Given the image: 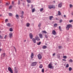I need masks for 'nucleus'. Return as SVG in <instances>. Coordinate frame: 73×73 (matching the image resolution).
Segmentation results:
<instances>
[{"label":"nucleus","mask_w":73,"mask_h":73,"mask_svg":"<svg viewBox=\"0 0 73 73\" xmlns=\"http://www.w3.org/2000/svg\"><path fill=\"white\" fill-rule=\"evenodd\" d=\"M9 16H13V15L11 13H9Z\"/></svg>","instance_id":"nucleus-26"},{"label":"nucleus","mask_w":73,"mask_h":73,"mask_svg":"<svg viewBox=\"0 0 73 73\" xmlns=\"http://www.w3.org/2000/svg\"><path fill=\"white\" fill-rule=\"evenodd\" d=\"M16 17L17 19H19V15H16Z\"/></svg>","instance_id":"nucleus-17"},{"label":"nucleus","mask_w":73,"mask_h":73,"mask_svg":"<svg viewBox=\"0 0 73 73\" xmlns=\"http://www.w3.org/2000/svg\"><path fill=\"white\" fill-rule=\"evenodd\" d=\"M30 37L31 38V39L33 38V35H32V33L30 34Z\"/></svg>","instance_id":"nucleus-11"},{"label":"nucleus","mask_w":73,"mask_h":73,"mask_svg":"<svg viewBox=\"0 0 73 73\" xmlns=\"http://www.w3.org/2000/svg\"><path fill=\"white\" fill-rule=\"evenodd\" d=\"M45 37L46 38H48V36L46 35H45Z\"/></svg>","instance_id":"nucleus-48"},{"label":"nucleus","mask_w":73,"mask_h":73,"mask_svg":"<svg viewBox=\"0 0 73 73\" xmlns=\"http://www.w3.org/2000/svg\"><path fill=\"white\" fill-rule=\"evenodd\" d=\"M63 58H65L66 59V58H67V57L66 56H63Z\"/></svg>","instance_id":"nucleus-31"},{"label":"nucleus","mask_w":73,"mask_h":73,"mask_svg":"<svg viewBox=\"0 0 73 73\" xmlns=\"http://www.w3.org/2000/svg\"><path fill=\"white\" fill-rule=\"evenodd\" d=\"M12 4H14V2L13 1H12Z\"/></svg>","instance_id":"nucleus-50"},{"label":"nucleus","mask_w":73,"mask_h":73,"mask_svg":"<svg viewBox=\"0 0 73 73\" xmlns=\"http://www.w3.org/2000/svg\"><path fill=\"white\" fill-rule=\"evenodd\" d=\"M9 35L10 38H12V36L13 35V34L12 33H10Z\"/></svg>","instance_id":"nucleus-8"},{"label":"nucleus","mask_w":73,"mask_h":73,"mask_svg":"<svg viewBox=\"0 0 73 73\" xmlns=\"http://www.w3.org/2000/svg\"><path fill=\"white\" fill-rule=\"evenodd\" d=\"M62 20L61 19L60 20V23H61V22H62Z\"/></svg>","instance_id":"nucleus-47"},{"label":"nucleus","mask_w":73,"mask_h":73,"mask_svg":"<svg viewBox=\"0 0 73 73\" xmlns=\"http://www.w3.org/2000/svg\"><path fill=\"white\" fill-rule=\"evenodd\" d=\"M52 64L51 63H50L48 65V68H49L50 69H51L53 68V66H52Z\"/></svg>","instance_id":"nucleus-2"},{"label":"nucleus","mask_w":73,"mask_h":73,"mask_svg":"<svg viewBox=\"0 0 73 73\" xmlns=\"http://www.w3.org/2000/svg\"><path fill=\"white\" fill-rule=\"evenodd\" d=\"M35 11V9H32V12H34Z\"/></svg>","instance_id":"nucleus-27"},{"label":"nucleus","mask_w":73,"mask_h":73,"mask_svg":"<svg viewBox=\"0 0 73 73\" xmlns=\"http://www.w3.org/2000/svg\"><path fill=\"white\" fill-rule=\"evenodd\" d=\"M47 48V47L46 46H44L42 47V49H46Z\"/></svg>","instance_id":"nucleus-15"},{"label":"nucleus","mask_w":73,"mask_h":73,"mask_svg":"<svg viewBox=\"0 0 73 73\" xmlns=\"http://www.w3.org/2000/svg\"><path fill=\"white\" fill-rule=\"evenodd\" d=\"M9 31L10 32H12V31H13V29H12V28H10Z\"/></svg>","instance_id":"nucleus-23"},{"label":"nucleus","mask_w":73,"mask_h":73,"mask_svg":"<svg viewBox=\"0 0 73 73\" xmlns=\"http://www.w3.org/2000/svg\"><path fill=\"white\" fill-rule=\"evenodd\" d=\"M7 37V35H6L5 36V37H4V38L5 39Z\"/></svg>","instance_id":"nucleus-42"},{"label":"nucleus","mask_w":73,"mask_h":73,"mask_svg":"<svg viewBox=\"0 0 73 73\" xmlns=\"http://www.w3.org/2000/svg\"><path fill=\"white\" fill-rule=\"evenodd\" d=\"M42 33H45V34L47 33L46 32V31H42Z\"/></svg>","instance_id":"nucleus-19"},{"label":"nucleus","mask_w":73,"mask_h":73,"mask_svg":"<svg viewBox=\"0 0 73 73\" xmlns=\"http://www.w3.org/2000/svg\"><path fill=\"white\" fill-rule=\"evenodd\" d=\"M66 68H68V67H69V64H67L66 65Z\"/></svg>","instance_id":"nucleus-32"},{"label":"nucleus","mask_w":73,"mask_h":73,"mask_svg":"<svg viewBox=\"0 0 73 73\" xmlns=\"http://www.w3.org/2000/svg\"><path fill=\"white\" fill-rule=\"evenodd\" d=\"M3 57H4V55H1V57H3Z\"/></svg>","instance_id":"nucleus-59"},{"label":"nucleus","mask_w":73,"mask_h":73,"mask_svg":"<svg viewBox=\"0 0 73 73\" xmlns=\"http://www.w3.org/2000/svg\"><path fill=\"white\" fill-rule=\"evenodd\" d=\"M54 28H56L57 26V24L56 23H55L54 25Z\"/></svg>","instance_id":"nucleus-22"},{"label":"nucleus","mask_w":73,"mask_h":73,"mask_svg":"<svg viewBox=\"0 0 73 73\" xmlns=\"http://www.w3.org/2000/svg\"><path fill=\"white\" fill-rule=\"evenodd\" d=\"M14 48L15 50V52H16V48L15 47H14Z\"/></svg>","instance_id":"nucleus-46"},{"label":"nucleus","mask_w":73,"mask_h":73,"mask_svg":"<svg viewBox=\"0 0 73 73\" xmlns=\"http://www.w3.org/2000/svg\"><path fill=\"white\" fill-rule=\"evenodd\" d=\"M0 38H1V39H3V37L0 35Z\"/></svg>","instance_id":"nucleus-35"},{"label":"nucleus","mask_w":73,"mask_h":73,"mask_svg":"<svg viewBox=\"0 0 73 73\" xmlns=\"http://www.w3.org/2000/svg\"><path fill=\"white\" fill-rule=\"evenodd\" d=\"M41 25V23H40L38 25V27H40Z\"/></svg>","instance_id":"nucleus-29"},{"label":"nucleus","mask_w":73,"mask_h":73,"mask_svg":"<svg viewBox=\"0 0 73 73\" xmlns=\"http://www.w3.org/2000/svg\"><path fill=\"white\" fill-rule=\"evenodd\" d=\"M62 7V3H60L58 5V7L61 8Z\"/></svg>","instance_id":"nucleus-12"},{"label":"nucleus","mask_w":73,"mask_h":73,"mask_svg":"<svg viewBox=\"0 0 73 73\" xmlns=\"http://www.w3.org/2000/svg\"><path fill=\"white\" fill-rule=\"evenodd\" d=\"M49 18L50 20H52V19L53 18V16H51Z\"/></svg>","instance_id":"nucleus-21"},{"label":"nucleus","mask_w":73,"mask_h":73,"mask_svg":"<svg viewBox=\"0 0 73 73\" xmlns=\"http://www.w3.org/2000/svg\"><path fill=\"white\" fill-rule=\"evenodd\" d=\"M38 55H40V54H38Z\"/></svg>","instance_id":"nucleus-64"},{"label":"nucleus","mask_w":73,"mask_h":73,"mask_svg":"<svg viewBox=\"0 0 73 73\" xmlns=\"http://www.w3.org/2000/svg\"><path fill=\"white\" fill-rule=\"evenodd\" d=\"M21 14L22 15V16H21V17L22 18L23 17V15H24V11H22V13H21Z\"/></svg>","instance_id":"nucleus-14"},{"label":"nucleus","mask_w":73,"mask_h":73,"mask_svg":"<svg viewBox=\"0 0 73 73\" xmlns=\"http://www.w3.org/2000/svg\"><path fill=\"white\" fill-rule=\"evenodd\" d=\"M59 29L60 31H61V27L60 26L59 27Z\"/></svg>","instance_id":"nucleus-33"},{"label":"nucleus","mask_w":73,"mask_h":73,"mask_svg":"<svg viewBox=\"0 0 73 73\" xmlns=\"http://www.w3.org/2000/svg\"><path fill=\"white\" fill-rule=\"evenodd\" d=\"M1 16V15H0V17Z\"/></svg>","instance_id":"nucleus-63"},{"label":"nucleus","mask_w":73,"mask_h":73,"mask_svg":"<svg viewBox=\"0 0 73 73\" xmlns=\"http://www.w3.org/2000/svg\"><path fill=\"white\" fill-rule=\"evenodd\" d=\"M8 21V19H6L5 20V21L6 22H7Z\"/></svg>","instance_id":"nucleus-44"},{"label":"nucleus","mask_w":73,"mask_h":73,"mask_svg":"<svg viewBox=\"0 0 73 73\" xmlns=\"http://www.w3.org/2000/svg\"><path fill=\"white\" fill-rule=\"evenodd\" d=\"M1 49L0 48V52H1Z\"/></svg>","instance_id":"nucleus-58"},{"label":"nucleus","mask_w":73,"mask_h":73,"mask_svg":"<svg viewBox=\"0 0 73 73\" xmlns=\"http://www.w3.org/2000/svg\"><path fill=\"white\" fill-rule=\"evenodd\" d=\"M8 70L9 72H10L11 73H13V70H12V68L11 67H9L8 68Z\"/></svg>","instance_id":"nucleus-3"},{"label":"nucleus","mask_w":73,"mask_h":73,"mask_svg":"<svg viewBox=\"0 0 73 73\" xmlns=\"http://www.w3.org/2000/svg\"><path fill=\"white\" fill-rule=\"evenodd\" d=\"M72 6H73L71 4L70 5V8H72Z\"/></svg>","instance_id":"nucleus-39"},{"label":"nucleus","mask_w":73,"mask_h":73,"mask_svg":"<svg viewBox=\"0 0 73 73\" xmlns=\"http://www.w3.org/2000/svg\"><path fill=\"white\" fill-rule=\"evenodd\" d=\"M35 38L36 39V40L37 41H40V38L38 36L36 35V36Z\"/></svg>","instance_id":"nucleus-5"},{"label":"nucleus","mask_w":73,"mask_h":73,"mask_svg":"<svg viewBox=\"0 0 73 73\" xmlns=\"http://www.w3.org/2000/svg\"><path fill=\"white\" fill-rule=\"evenodd\" d=\"M34 55L33 53H32L31 55Z\"/></svg>","instance_id":"nucleus-56"},{"label":"nucleus","mask_w":73,"mask_h":73,"mask_svg":"<svg viewBox=\"0 0 73 73\" xmlns=\"http://www.w3.org/2000/svg\"><path fill=\"white\" fill-rule=\"evenodd\" d=\"M56 54L55 53H54L52 55H55Z\"/></svg>","instance_id":"nucleus-55"},{"label":"nucleus","mask_w":73,"mask_h":73,"mask_svg":"<svg viewBox=\"0 0 73 73\" xmlns=\"http://www.w3.org/2000/svg\"><path fill=\"white\" fill-rule=\"evenodd\" d=\"M42 73H44V69L43 68H42Z\"/></svg>","instance_id":"nucleus-30"},{"label":"nucleus","mask_w":73,"mask_h":73,"mask_svg":"<svg viewBox=\"0 0 73 73\" xmlns=\"http://www.w3.org/2000/svg\"><path fill=\"white\" fill-rule=\"evenodd\" d=\"M6 5H9V3H6Z\"/></svg>","instance_id":"nucleus-45"},{"label":"nucleus","mask_w":73,"mask_h":73,"mask_svg":"<svg viewBox=\"0 0 73 73\" xmlns=\"http://www.w3.org/2000/svg\"><path fill=\"white\" fill-rule=\"evenodd\" d=\"M2 1V0H0V3H1V2Z\"/></svg>","instance_id":"nucleus-53"},{"label":"nucleus","mask_w":73,"mask_h":73,"mask_svg":"<svg viewBox=\"0 0 73 73\" xmlns=\"http://www.w3.org/2000/svg\"><path fill=\"white\" fill-rule=\"evenodd\" d=\"M32 40L34 42V43H36V39L35 38H33Z\"/></svg>","instance_id":"nucleus-10"},{"label":"nucleus","mask_w":73,"mask_h":73,"mask_svg":"<svg viewBox=\"0 0 73 73\" xmlns=\"http://www.w3.org/2000/svg\"><path fill=\"white\" fill-rule=\"evenodd\" d=\"M43 67L42 65V64H40V66H39V68H42Z\"/></svg>","instance_id":"nucleus-24"},{"label":"nucleus","mask_w":73,"mask_h":73,"mask_svg":"<svg viewBox=\"0 0 73 73\" xmlns=\"http://www.w3.org/2000/svg\"><path fill=\"white\" fill-rule=\"evenodd\" d=\"M11 8H12V6H10L9 7V9H11Z\"/></svg>","instance_id":"nucleus-38"},{"label":"nucleus","mask_w":73,"mask_h":73,"mask_svg":"<svg viewBox=\"0 0 73 73\" xmlns=\"http://www.w3.org/2000/svg\"><path fill=\"white\" fill-rule=\"evenodd\" d=\"M33 55H31V58H33Z\"/></svg>","instance_id":"nucleus-49"},{"label":"nucleus","mask_w":73,"mask_h":73,"mask_svg":"<svg viewBox=\"0 0 73 73\" xmlns=\"http://www.w3.org/2000/svg\"><path fill=\"white\" fill-rule=\"evenodd\" d=\"M41 42H39L38 43H37V45H40L41 44Z\"/></svg>","instance_id":"nucleus-25"},{"label":"nucleus","mask_w":73,"mask_h":73,"mask_svg":"<svg viewBox=\"0 0 73 73\" xmlns=\"http://www.w3.org/2000/svg\"><path fill=\"white\" fill-rule=\"evenodd\" d=\"M69 61L70 62H73V61H72V59H70L69 60Z\"/></svg>","instance_id":"nucleus-40"},{"label":"nucleus","mask_w":73,"mask_h":73,"mask_svg":"<svg viewBox=\"0 0 73 73\" xmlns=\"http://www.w3.org/2000/svg\"><path fill=\"white\" fill-rule=\"evenodd\" d=\"M61 15V13L60 11H58V15L59 16H60Z\"/></svg>","instance_id":"nucleus-20"},{"label":"nucleus","mask_w":73,"mask_h":73,"mask_svg":"<svg viewBox=\"0 0 73 73\" xmlns=\"http://www.w3.org/2000/svg\"><path fill=\"white\" fill-rule=\"evenodd\" d=\"M26 41V40H25L24 42H25Z\"/></svg>","instance_id":"nucleus-61"},{"label":"nucleus","mask_w":73,"mask_h":73,"mask_svg":"<svg viewBox=\"0 0 73 73\" xmlns=\"http://www.w3.org/2000/svg\"><path fill=\"white\" fill-rule=\"evenodd\" d=\"M28 6H29V5H28Z\"/></svg>","instance_id":"nucleus-62"},{"label":"nucleus","mask_w":73,"mask_h":73,"mask_svg":"<svg viewBox=\"0 0 73 73\" xmlns=\"http://www.w3.org/2000/svg\"><path fill=\"white\" fill-rule=\"evenodd\" d=\"M64 17H66V15H64Z\"/></svg>","instance_id":"nucleus-51"},{"label":"nucleus","mask_w":73,"mask_h":73,"mask_svg":"<svg viewBox=\"0 0 73 73\" xmlns=\"http://www.w3.org/2000/svg\"><path fill=\"white\" fill-rule=\"evenodd\" d=\"M62 60L63 61H66V60L65 59H62Z\"/></svg>","instance_id":"nucleus-54"},{"label":"nucleus","mask_w":73,"mask_h":73,"mask_svg":"<svg viewBox=\"0 0 73 73\" xmlns=\"http://www.w3.org/2000/svg\"><path fill=\"white\" fill-rule=\"evenodd\" d=\"M7 26L8 27H11L12 25H11V24L10 23H8L7 24Z\"/></svg>","instance_id":"nucleus-18"},{"label":"nucleus","mask_w":73,"mask_h":73,"mask_svg":"<svg viewBox=\"0 0 73 73\" xmlns=\"http://www.w3.org/2000/svg\"><path fill=\"white\" fill-rule=\"evenodd\" d=\"M28 3H31V0H27Z\"/></svg>","instance_id":"nucleus-36"},{"label":"nucleus","mask_w":73,"mask_h":73,"mask_svg":"<svg viewBox=\"0 0 73 73\" xmlns=\"http://www.w3.org/2000/svg\"><path fill=\"white\" fill-rule=\"evenodd\" d=\"M48 8L49 9H52V8H55V6H53V5H50L48 6Z\"/></svg>","instance_id":"nucleus-4"},{"label":"nucleus","mask_w":73,"mask_h":73,"mask_svg":"<svg viewBox=\"0 0 73 73\" xmlns=\"http://www.w3.org/2000/svg\"><path fill=\"white\" fill-rule=\"evenodd\" d=\"M72 27V25L71 24H69L66 25V30H69V28Z\"/></svg>","instance_id":"nucleus-1"},{"label":"nucleus","mask_w":73,"mask_h":73,"mask_svg":"<svg viewBox=\"0 0 73 73\" xmlns=\"http://www.w3.org/2000/svg\"><path fill=\"white\" fill-rule=\"evenodd\" d=\"M56 20H58V18H56Z\"/></svg>","instance_id":"nucleus-57"},{"label":"nucleus","mask_w":73,"mask_h":73,"mask_svg":"<svg viewBox=\"0 0 73 73\" xmlns=\"http://www.w3.org/2000/svg\"><path fill=\"white\" fill-rule=\"evenodd\" d=\"M69 22V23H72V22H73V20H70Z\"/></svg>","instance_id":"nucleus-37"},{"label":"nucleus","mask_w":73,"mask_h":73,"mask_svg":"<svg viewBox=\"0 0 73 73\" xmlns=\"http://www.w3.org/2000/svg\"><path fill=\"white\" fill-rule=\"evenodd\" d=\"M18 4L19 5L20 4V1L19 0H18Z\"/></svg>","instance_id":"nucleus-34"},{"label":"nucleus","mask_w":73,"mask_h":73,"mask_svg":"<svg viewBox=\"0 0 73 73\" xmlns=\"http://www.w3.org/2000/svg\"><path fill=\"white\" fill-rule=\"evenodd\" d=\"M40 11H43V8H42L40 10Z\"/></svg>","instance_id":"nucleus-43"},{"label":"nucleus","mask_w":73,"mask_h":73,"mask_svg":"<svg viewBox=\"0 0 73 73\" xmlns=\"http://www.w3.org/2000/svg\"><path fill=\"white\" fill-rule=\"evenodd\" d=\"M69 71H71V70H72V68H71V67H70L69 68Z\"/></svg>","instance_id":"nucleus-28"},{"label":"nucleus","mask_w":73,"mask_h":73,"mask_svg":"<svg viewBox=\"0 0 73 73\" xmlns=\"http://www.w3.org/2000/svg\"><path fill=\"white\" fill-rule=\"evenodd\" d=\"M29 25H30V24L28 23H27L26 26L27 27H29Z\"/></svg>","instance_id":"nucleus-16"},{"label":"nucleus","mask_w":73,"mask_h":73,"mask_svg":"<svg viewBox=\"0 0 73 73\" xmlns=\"http://www.w3.org/2000/svg\"><path fill=\"white\" fill-rule=\"evenodd\" d=\"M52 33L53 35H56V31L54 30L52 31Z\"/></svg>","instance_id":"nucleus-7"},{"label":"nucleus","mask_w":73,"mask_h":73,"mask_svg":"<svg viewBox=\"0 0 73 73\" xmlns=\"http://www.w3.org/2000/svg\"><path fill=\"white\" fill-rule=\"evenodd\" d=\"M37 64V62H33L31 64V66H35V65H36Z\"/></svg>","instance_id":"nucleus-6"},{"label":"nucleus","mask_w":73,"mask_h":73,"mask_svg":"<svg viewBox=\"0 0 73 73\" xmlns=\"http://www.w3.org/2000/svg\"><path fill=\"white\" fill-rule=\"evenodd\" d=\"M38 59H41V58H42L41 55H38Z\"/></svg>","instance_id":"nucleus-13"},{"label":"nucleus","mask_w":73,"mask_h":73,"mask_svg":"<svg viewBox=\"0 0 73 73\" xmlns=\"http://www.w3.org/2000/svg\"><path fill=\"white\" fill-rule=\"evenodd\" d=\"M3 55H5V53H3Z\"/></svg>","instance_id":"nucleus-52"},{"label":"nucleus","mask_w":73,"mask_h":73,"mask_svg":"<svg viewBox=\"0 0 73 73\" xmlns=\"http://www.w3.org/2000/svg\"><path fill=\"white\" fill-rule=\"evenodd\" d=\"M39 36L40 38H43V36H42V35L41 33H40L39 34Z\"/></svg>","instance_id":"nucleus-9"},{"label":"nucleus","mask_w":73,"mask_h":73,"mask_svg":"<svg viewBox=\"0 0 73 73\" xmlns=\"http://www.w3.org/2000/svg\"><path fill=\"white\" fill-rule=\"evenodd\" d=\"M15 73H17V72H16V71H15Z\"/></svg>","instance_id":"nucleus-60"},{"label":"nucleus","mask_w":73,"mask_h":73,"mask_svg":"<svg viewBox=\"0 0 73 73\" xmlns=\"http://www.w3.org/2000/svg\"><path fill=\"white\" fill-rule=\"evenodd\" d=\"M59 49H61V48H62V47L61 46H58Z\"/></svg>","instance_id":"nucleus-41"}]
</instances>
